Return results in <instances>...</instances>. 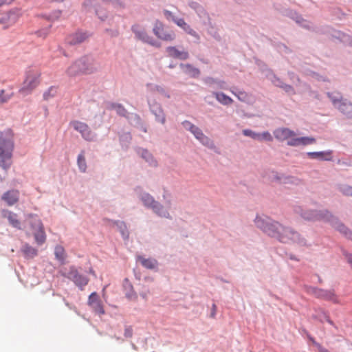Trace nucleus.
Wrapping results in <instances>:
<instances>
[{
    "mask_svg": "<svg viewBox=\"0 0 352 352\" xmlns=\"http://www.w3.org/2000/svg\"><path fill=\"white\" fill-rule=\"evenodd\" d=\"M256 226L268 235L277 239L282 243H297L306 245V241L300 234L290 228L283 226L278 222L272 221L270 219H264L256 217L255 219Z\"/></svg>",
    "mask_w": 352,
    "mask_h": 352,
    "instance_id": "1",
    "label": "nucleus"
},
{
    "mask_svg": "<svg viewBox=\"0 0 352 352\" xmlns=\"http://www.w3.org/2000/svg\"><path fill=\"white\" fill-rule=\"evenodd\" d=\"M14 144L11 138L0 131V167L6 170L12 164Z\"/></svg>",
    "mask_w": 352,
    "mask_h": 352,
    "instance_id": "2",
    "label": "nucleus"
},
{
    "mask_svg": "<svg viewBox=\"0 0 352 352\" xmlns=\"http://www.w3.org/2000/svg\"><path fill=\"white\" fill-rule=\"evenodd\" d=\"M26 221L30 226V230L34 235L35 242L37 245H41L46 241V234L44 226L41 219L36 214H29Z\"/></svg>",
    "mask_w": 352,
    "mask_h": 352,
    "instance_id": "3",
    "label": "nucleus"
},
{
    "mask_svg": "<svg viewBox=\"0 0 352 352\" xmlns=\"http://www.w3.org/2000/svg\"><path fill=\"white\" fill-rule=\"evenodd\" d=\"M95 71L92 63L87 58H82L74 62L67 69V74L69 76H77L84 74H89Z\"/></svg>",
    "mask_w": 352,
    "mask_h": 352,
    "instance_id": "4",
    "label": "nucleus"
},
{
    "mask_svg": "<svg viewBox=\"0 0 352 352\" xmlns=\"http://www.w3.org/2000/svg\"><path fill=\"white\" fill-rule=\"evenodd\" d=\"M328 96L336 109L347 117H352V102L351 101L344 98L340 92L328 93Z\"/></svg>",
    "mask_w": 352,
    "mask_h": 352,
    "instance_id": "5",
    "label": "nucleus"
},
{
    "mask_svg": "<svg viewBox=\"0 0 352 352\" xmlns=\"http://www.w3.org/2000/svg\"><path fill=\"white\" fill-rule=\"evenodd\" d=\"M41 72L36 67L29 68L26 72L23 87L19 90L22 94L30 93L40 82Z\"/></svg>",
    "mask_w": 352,
    "mask_h": 352,
    "instance_id": "6",
    "label": "nucleus"
},
{
    "mask_svg": "<svg viewBox=\"0 0 352 352\" xmlns=\"http://www.w3.org/2000/svg\"><path fill=\"white\" fill-rule=\"evenodd\" d=\"M302 216L303 218L308 219V220H327V221H331V219H332V223H333V226L336 227L337 229L340 230V232L344 233L345 235L348 236V237L351 238L352 239V233L349 231H348V229L342 223H340L337 221L335 223L333 222L336 221V219L333 218V217L327 211H326L324 213L322 212H311V213H304L302 214Z\"/></svg>",
    "mask_w": 352,
    "mask_h": 352,
    "instance_id": "7",
    "label": "nucleus"
},
{
    "mask_svg": "<svg viewBox=\"0 0 352 352\" xmlns=\"http://www.w3.org/2000/svg\"><path fill=\"white\" fill-rule=\"evenodd\" d=\"M141 199L145 206L152 208L153 212L158 216L167 219L170 218L169 212L166 209H164L162 205L155 201L153 197L149 194H143Z\"/></svg>",
    "mask_w": 352,
    "mask_h": 352,
    "instance_id": "8",
    "label": "nucleus"
},
{
    "mask_svg": "<svg viewBox=\"0 0 352 352\" xmlns=\"http://www.w3.org/2000/svg\"><path fill=\"white\" fill-rule=\"evenodd\" d=\"M70 125L76 131L79 132L85 140H94L95 135L86 123L78 120H74L70 122Z\"/></svg>",
    "mask_w": 352,
    "mask_h": 352,
    "instance_id": "9",
    "label": "nucleus"
},
{
    "mask_svg": "<svg viewBox=\"0 0 352 352\" xmlns=\"http://www.w3.org/2000/svg\"><path fill=\"white\" fill-rule=\"evenodd\" d=\"M67 277L72 280L76 286L80 287L81 289H82V288L87 285L89 282V278L80 274L74 266H71L69 267V271Z\"/></svg>",
    "mask_w": 352,
    "mask_h": 352,
    "instance_id": "10",
    "label": "nucleus"
},
{
    "mask_svg": "<svg viewBox=\"0 0 352 352\" xmlns=\"http://www.w3.org/2000/svg\"><path fill=\"white\" fill-rule=\"evenodd\" d=\"M153 32L159 38L164 41H171L175 38L174 32L165 30L163 24L159 21L156 22L153 28Z\"/></svg>",
    "mask_w": 352,
    "mask_h": 352,
    "instance_id": "11",
    "label": "nucleus"
},
{
    "mask_svg": "<svg viewBox=\"0 0 352 352\" xmlns=\"http://www.w3.org/2000/svg\"><path fill=\"white\" fill-rule=\"evenodd\" d=\"M311 293L318 298L331 300L334 303L338 302V298L333 291H326L318 288H311Z\"/></svg>",
    "mask_w": 352,
    "mask_h": 352,
    "instance_id": "12",
    "label": "nucleus"
},
{
    "mask_svg": "<svg viewBox=\"0 0 352 352\" xmlns=\"http://www.w3.org/2000/svg\"><path fill=\"white\" fill-rule=\"evenodd\" d=\"M274 135L276 139L279 141H287V142L292 138H295L296 133L294 131L287 128L277 129L274 131Z\"/></svg>",
    "mask_w": 352,
    "mask_h": 352,
    "instance_id": "13",
    "label": "nucleus"
},
{
    "mask_svg": "<svg viewBox=\"0 0 352 352\" xmlns=\"http://www.w3.org/2000/svg\"><path fill=\"white\" fill-rule=\"evenodd\" d=\"M2 217L8 220L10 224L17 229H21V222L18 219V215L12 211L3 210L1 212Z\"/></svg>",
    "mask_w": 352,
    "mask_h": 352,
    "instance_id": "14",
    "label": "nucleus"
},
{
    "mask_svg": "<svg viewBox=\"0 0 352 352\" xmlns=\"http://www.w3.org/2000/svg\"><path fill=\"white\" fill-rule=\"evenodd\" d=\"M19 199V191L17 190H8L2 195V200H3L10 206L17 203Z\"/></svg>",
    "mask_w": 352,
    "mask_h": 352,
    "instance_id": "15",
    "label": "nucleus"
},
{
    "mask_svg": "<svg viewBox=\"0 0 352 352\" xmlns=\"http://www.w3.org/2000/svg\"><path fill=\"white\" fill-rule=\"evenodd\" d=\"M316 142L315 139L313 138L309 137H302V138H292L290 140L287 142V144L292 146H297L300 145H308L311 144Z\"/></svg>",
    "mask_w": 352,
    "mask_h": 352,
    "instance_id": "16",
    "label": "nucleus"
},
{
    "mask_svg": "<svg viewBox=\"0 0 352 352\" xmlns=\"http://www.w3.org/2000/svg\"><path fill=\"white\" fill-rule=\"evenodd\" d=\"M170 57L178 58L180 60H186L188 58V53L186 51H180L175 47H168L166 50Z\"/></svg>",
    "mask_w": 352,
    "mask_h": 352,
    "instance_id": "17",
    "label": "nucleus"
},
{
    "mask_svg": "<svg viewBox=\"0 0 352 352\" xmlns=\"http://www.w3.org/2000/svg\"><path fill=\"white\" fill-rule=\"evenodd\" d=\"M191 133L195 135V137L199 140L204 145L210 146L212 145V141L206 136L201 130L197 126H195L192 128Z\"/></svg>",
    "mask_w": 352,
    "mask_h": 352,
    "instance_id": "18",
    "label": "nucleus"
},
{
    "mask_svg": "<svg viewBox=\"0 0 352 352\" xmlns=\"http://www.w3.org/2000/svg\"><path fill=\"white\" fill-rule=\"evenodd\" d=\"M87 37L88 36L86 33L78 32L70 35L67 38V41L71 45H76L85 41Z\"/></svg>",
    "mask_w": 352,
    "mask_h": 352,
    "instance_id": "19",
    "label": "nucleus"
},
{
    "mask_svg": "<svg viewBox=\"0 0 352 352\" xmlns=\"http://www.w3.org/2000/svg\"><path fill=\"white\" fill-rule=\"evenodd\" d=\"M212 94L216 100L223 105H230L233 102V100L223 92H213Z\"/></svg>",
    "mask_w": 352,
    "mask_h": 352,
    "instance_id": "20",
    "label": "nucleus"
},
{
    "mask_svg": "<svg viewBox=\"0 0 352 352\" xmlns=\"http://www.w3.org/2000/svg\"><path fill=\"white\" fill-rule=\"evenodd\" d=\"M133 31L135 33V35L138 38L142 40L145 43H148L152 45H155V42L153 38L147 35V34L144 30H138L135 28H133Z\"/></svg>",
    "mask_w": 352,
    "mask_h": 352,
    "instance_id": "21",
    "label": "nucleus"
},
{
    "mask_svg": "<svg viewBox=\"0 0 352 352\" xmlns=\"http://www.w3.org/2000/svg\"><path fill=\"white\" fill-rule=\"evenodd\" d=\"M138 260L146 268L153 270L157 265V262L155 259L145 258L143 256H138Z\"/></svg>",
    "mask_w": 352,
    "mask_h": 352,
    "instance_id": "22",
    "label": "nucleus"
},
{
    "mask_svg": "<svg viewBox=\"0 0 352 352\" xmlns=\"http://www.w3.org/2000/svg\"><path fill=\"white\" fill-rule=\"evenodd\" d=\"M22 252L24 254L25 256L27 258H33L37 255V250L29 244H25L23 249Z\"/></svg>",
    "mask_w": 352,
    "mask_h": 352,
    "instance_id": "23",
    "label": "nucleus"
},
{
    "mask_svg": "<svg viewBox=\"0 0 352 352\" xmlns=\"http://www.w3.org/2000/svg\"><path fill=\"white\" fill-rule=\"evenodd\" d=\"M230 91L234 94L240 101L247 102L248 100V94L244 91H237L235 88L231 89Z\"/></svg>",
    "mask_w": 352,
    "mask_h": 352,
    "instance_id": "24",
    "label": "nucleus"
},
{
    "mask_svg": "<svg viewBox=\"0 0 352 352\" xmlns=\"http://www.w3.org/2000/svg\"><path fill=\"white\" fill-rule=\"evenodd\" d=\"M111 109H115L118 114L121 116H126L128 112L126 109L120 104L113 103L111 104Z\"/></svg>",
    "mask_w": 352,
    "mask_h": 352,
    "instance_id": "25",
    "label": "nucleus"
},
{
    "mask_svg": "<svg viewBox=\"0 0 352 352\" xmlns=\"http://www.w3.org/2000/svg\"><path fill=\"white\" fill-rule=\"evenodd\" d=\"M183 70L186 72L190 74L192 76L195 77L199 74V70L198 69L192 67L190 65H181Z\"/></svg>",
    "mask_w": 352,
    "mask_h": 352,
    "instance_id": "26",
    "label": "nucleus"
},
{
    "mask_svg": "<svg viewBox=\"0 0 352 352\" xmlns=\"http://www.w3.org/2000/svg\"><path fill=\"white\" fill-rule=\"evenodd\" d=\"M77 162H78V166L79 167V169L82 172L85 173L87 169V164H86V160H85V157L83 152H82L80 154L78 155Z\"/></svg>",
    "mask_w": 352,
    "mask_h": 352,
    "instance_id": "27",
    "label": "nucleus"
},
{
    "mask_svg": "<svg viewBox=\"0 0 352 352\" xmlns=\"http://www.w3.org/2000/svg\"><path fill=\"white\" fill-rule=\"evenodd\" d=\"M54 254L56 256V258L61 261L63 262L65 258V250L62 246L58 245L55 248Z\"/></svg>",
    "mask_w": 352,
    "mask_h": 352,
    "instance_id": "28",
    "label": "nucleus"
},
{
    "mask_svg": "<svg viewBox=\"0 0 352 352\" xmlns=\"http://www.w3.org/2000/svg\"><path fill=\"white\" fill-rule=\"evenodd\" d=\"M91 307L94 310L96 313L100 315H102L104 314V310L100 300L93 303Z\"/></svg>",
    "mask_w": 352,
    "mask_h": 352,
    "instance_id": "29",
    "label": "nucleus"
},
{
    "mask_svg": "<svg viewBox=\"0 0 352 352\" xmlns=\"http://www.w3.org/2000/svg\"><path fill=\"white\" fill-rule=\"evenodd\" d=\"M142 156L151 165L156 166L157 162L153 159L152 155L146 150L142 151Z\"/></svg>",
    "mask_w": 352,
    "mask_h": 352,
    "instance_id": "30",
    "label": "nucleus"
},
{
    "mask_svg": "<svg viewBox=\"0 0 352 352\" xmlns=\"http://www.w3.org/2000/svg\"><path fill=\"white\" fill-rule=\"evenodd\" d=\"M243 133L245 136L251 137L254 140H261L260 133H255L250 129H245L243 131Z\"/></svg>",
    "mask_w": 352,
    "mask_h": 352,
    "instance_id": "31",
    "label": "nucleus"
},
{
    "mask_svg": "<svg viewBox=\"0 0 352 352\" xmlns=\"http://www.w3.org/2000/svg\"><path fill=\"white\" fill-rule=\"evenodd\" d=\"M276 85L281 87L282 89H283L288 94H294V88L289 85L280 83V84H277Z\"/></svg>",
    "mask_w": 352,
    "mask_h": 352,
    "instance_id": "32",
    "label": "nucleus"
},
{
    "mask_svg": "<svg viewBox=\"0 0 352 352\" xmlns=\"http://www.w3.org/2000/svg\"><path fill=\"white\" fill-rule=\"evenodd\" d=\"M340 191L346 196H352V187L349 186H342Z\"/></svg>",
    "mask_w": 352,
    "mask_h": 352,
    "instance_id": "33",
    "label": "nucleus"
},
{
    "mask_svg": "<svg viewBox=\"0 0 352 352\" xmlns=\"http://www.w3.org/2000/svg\"><path fill=\"white\" fill-rule=\"evenodd\" d=\"M99 297L96 292H93L90 294L88 300V304L91 307L93 303H94L96 301H99Z\"/></svg>",
    "mask_w": 352,
    "mask_h": 352,
    "instance_id": "34",
    "label": "nucleus"
},
{
    "mask_svg": "<svg viewBox=\"0 0 352 352\" xmlns=\"http://www.w3.org/2000/svg\"><path fill=\"white\" fill-rule=\"evenodd\" d=\"M12 97V94H6L4 90H1L0 93V102L4 103L8 102L10 98Z\"/></svg>",
    "mask_w": 352,
    "mask_h": 352,
    "instance_id": "35",
    "label": "nucleus"
},
{
    "mask_svg": "<svg viewBox=\"0 0 352 352\" xmlns=\"http://www.w3.org/2000/svg\"><path fill=\"white\" fill-rule=\"evenodd\" d=\"M260 135H261V140H259L260 141L265 140L271 142L273 140L272 136L267 131L260 133Z\"/></svg>",
    "mask_w": 352,
    "mask_h": 352,
    "instance_id": "36",
    "label": "nucleus"
},
{
    "mask_svg": "<svg viewBox=\"0 0 352 352\" xmlns=\"http://www.w3.org/2000/svg\"><path fill=\"white\" fill-rule=\"evenodd\" d=\"M55 91H56L55 89H54L52 87L49 89V90L47 91H46L45 93H44V94H43L44 99L48 100L50 97H52L54 95Z\"/></svg>",
    "mask_w": 352,
    "mask_h": 352,
    "instance_id": "37",
    "label": "nucleus"
},
{
    "mask_svg": "<svg viewBox=\"0 0 352 352\" xmlns=\"http://www.w3.org/2000/svg\"><path fill=\"white\" fill-rule=\"evenodd\" d=\"M173 21L180 28L184 29L188 25L183 19H173Z\"/></svg>",
    "mask_w": 352,
    "mask_h": 352,
    "instance_id": "38",
    "label": "nucleus"
},
{
    "mask_svg": "<svg viewBox=\"0 0 352 352\" xmlns=\"http://www.w3.org/2000/svg\"><path fill=\"white\" fill-rule=\"evenodd\" d=\"M186 33L190 34L195 37H197V34L195 30H193L189 25H186L185 28L183 29Z\"/></svg>",
    "mask_w": 352,
    "mask_h": 352,
    "instance_id": "39",
    "label": "nucleus"
},
{
    "mask_svg": "<svg viewBox=\"0 0 352 352\" xmlns=\"http://www.w3.org/2000/svg\"><path fill=\"white\" fill-rule=\"evenodd\" d=\"M60 15H61V11L56 10L50 14V19H51V20L58 19L60 17Z\"/></svg>",
    "mask_w": 352,
    "mask_h": 352,
    "instance_id": "40",
    "label": "nucleus"
},
{
    "mask_svg": "<svg viewBox=\"0 0 352 352\" xmlns=\"http://www.w3.org/2000/svg\"><path fill=\"white\" fill-rule=\"evenodd\" d=\"M324 153L322 152H309L307 153V155L311 158H319L323 156Z\"/></svg>",
    "mask_w": 352,
    "mask_h": 352,
    "instance_id": "41",
    "label": "nucleus"
},
{
    "mask_svg": "<svg viewBox=\"0 0 352 352\" xmlns=\"http://www.w3.org/2000/svg\"><path fill=\"white\" fill-rule=\"evenodd\" d=\"M182 124L184 126V128H186V129H188L189 131H190V132L192 131V128H194L195 126V125L192 124L191 122H190L189 121H186V120L183 122Z\"/></svg>",
    "mask_w": 352,
    "mask_h": 352,
    "instance_id": "42",
    "label": "nucleus"
},
{
    "mask_svg": "<svg viewBox=\"0 0 352 352\" xmlns=\"http://www.w3.org/2000/svg\"><path fill=\"white\" fill-rule=\"evenodd\" d=\"M49 31H50V28L44 30H39L37 32V34L38 36H43V37H45L47 36V35L49 34Z\"/></svg>",
    "mask_w": 352,
    "mask_h": 352,
    "instance_id": "43",
    "label": "nucleus"
},
{
    "mask_svg": "<svg viewBox=\"0 0 352 352\" xmlns=\"http://www.w3.org/2000/svg\"><path fill=\"white\" fill-rule=\"evenodd\" d=\"M156 117L158 122H161L162 124L165 123L166 119L163 113L160 115H157Z\"/></svg>",
    "mask_w": 352,
    "mask_h": 352,
    "instance_id": "44",
    "label": "nucleus"
},
{
    "mask_svg": "<svg viewBox=\"0 0 352 352\" xmlns=\"http://www.w3.org/2000/svg\"><path fill=\"white\" fill-rule=\"evenodd\" d=\"M133 334V331L131 327H127L125 329L124 336L127 338H131Z\"/></svg>",
    "mask_w": 352,
    "mask_h": 352,
    "instance_id": "45",
    "label": "nucleus"
},
{
    "mask_svg": "<svg viewBox=\"0 0 352 352\" xmlns=\"http://www.w3.org/2000/svg\"><path fill=\"white\" fill-rule=\"evenodd\" d=\"M164 15L168 19H171L173 21V19H176L172 14L171 12L170 11H168V10H165L164 11Z\"/></svg>",
    "mask_w": 352,
    "mask_h": 352,
    "instance_id": "46",
    "label": "nucleus"
},
{
    "mask_svg": "<svg viewBox=\"0 0 352 352\" xmlns=\"http://www.w3.org/2000/svg\"><path fill=\"white\" fill-rule=\"evenodd\" d=\"M216 312H217V306L215 304H212L210 316L212 318H214L215 315H216Z\"/></svg>",
    "mask_w": 352,
    "mask_h": 352,
    "instance_id": "47",
    "label": "nucleus"
},
{
    "mask_svg": "<svg viewBox=\"0 0 352 352\" xmlns=\"http://www.w3.org/2000/svg\"><path fill=\"white\" fill-rule=\"evenodd\" d=\"M126 296L129 300H133L136 298V295L134 292L126 294Z\"/></svg>",
    "mask_w": 352,
    "mask_h": 352,
    "instance_id": "48",
    "label": "nucleus"
},
{
    "mask_svg": "<svg viewBox=\"0 0 352 352\" xmlns=\"http://www.w3.org/2000/svg\"><path fill=\"white\" fill-rule=\"evenodd\" d=\"M315 344L318 346V348L320 352H329L327 349L322 347L320 344H319L318 343H315Z\"/></svg>",
    "mask_w": 352,
    "mask_h": 352,
    "instance_id": "49",
    "label": "nucleus"
},
{
    "mask_svg": "<svg viewBox=\"0 0 352 352\" xmlns=\"http://www.w3.org/2000/svg\"><path fill=\"white\" fill-rule=\"evenodd\" d=\"M346 258H347L348 262L351 265V267H352V255L347 254Z\"/></svg>",
    "mask_w": 352,
    "mask_h": 352,
    "instance_id": "50",
    "label": "nucleus"
},
{
    "mask_svg": "<svg viewBox=\"0 0 352 352\" xmlns=\"http://www.w3.org/2000/svg\"><path fill=\"white\" fill-rule=\"evenodd\" d=\"M96 14L99 16V18H100L102 20H104V19L106 17L105 14L100 15L98 10H96Z\"/></svg>",
    "mask_w": 352,
    "mask_h": 352,
    "instance_id": "51",
    "label": "nucleus"
},
{
    "mask_svg": "<svg viewBox=\"0 0 352 352\" xmlns=\"http://www.w3.org/2000/svg\"><path fill=\"white\" fill-rule=\"evenodd\" d=\"M6 0H0V8L6 3Z\"/></svg>",
    "mask_w": 352,
    "mask_h": 352,
    "instance_id": "52",
    "label": "nucleus"
},
{
    "mask_svg": "<svg viewBox=\"0 0 352 352\" xmlns=\"http://www.w3.org/2000/svg\"><path fill=\"white\" fill-rule=\"evenodd\" d=\"M327 322H328L329 324H333V322H332L329 318H328V319H327Z\"/></svg>",
    "mask_w": 352,
    "mask_h": 352,
    "instance_id": "53",
    "label": "nucleus"
},
{
    "mask_svg": "<svg viewBox=\"0 0 352 352\" xmlns=\"http://www.w3.org/2000/svg\"><path fill=\"white\" fill-rule=\"evenodd\" d=\"M90 272H91L92 274L95 275L94 272H93L92 270H91V271H90Z\"/></svg>",
    "mask_w": 352,
    "mask_h": 352,
    "instance_id": "54",
    "label": "nucleus"
},
{
    "mask_svg": "<svg viewBox=\"0 0 352 352\" xmlns=\"http://www.w3.org/2000/svg\"><path fill=\"white\" fill-rule=\"evenodd\" d=\"M84 5L87 6V2H85Z\"/></svg>",
    "mask_w": 352,
    "mask_h": 352,
    "instance_id": "55",
    "label": "nucleus"
},
{
    "mask_svg": "<svg viewBox=\"0 0 352 352\" xmlns=\"http://www.w3.org/2000/svg\"><path fill=\"white\" fill-rule=\"evenodd\" d=\"M1 22H2V21H1V19H0V23H1Z\"/></svg>",
    "mask_w": 352,
    "mask_h": 352,
    "instance_id": "56",
    "label": "nucleus"
}]
</instances>
